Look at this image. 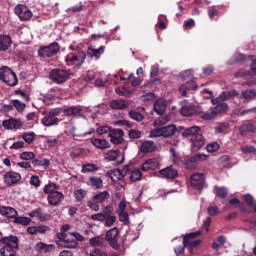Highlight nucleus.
Here are the masks:
<instances>
[{
    "instance_id": "56",
    "label": "nucleus",
    "mask_w": 256,
    "mask_h": 256,
    "mask_svg": "<svg viewBox=\"0 0 256 256\" xmlns=\"http://www.w3.org/2000/svg\"><path fill=\"white\" fill-rule=\"evenodd\" d=\"M251 72L249 70L240 69L234 73L235 79H241V77H249Z\"/></svg>"
},
{
    "instance_id": "19",
    "label": "nucleus",
    "mask_w": 256,
    "mask_h": 256,
    "mask_svg": "<svg viewBox=\"0 0 256 256\" xmlns=\"http://www.w3.org/2000/svg\"><path fill=\"white\" fill-rule=\"evenodd\" d=\"M194 89H197V83L194 80H188L179 87L182 97H187V91H194Z\"/></svg>"
},
{
    "instance_id": "39",
    "label": "nucleus",
    "mask_w": 256,
    "mask_h": 256,
    "mask_svg": "<svg viewBox=\"0 0 256 256\" xmlns=\"http://www.w3.org/2000/svg\"><path fill=\"white\" fill-rule=\"evenodd\" d=\"M74 197H75L76 203H81V201H83V199H85V197H87V191H85L83 189L75 190Z\"/></svg>"
},
{
    "instance_id": "30",
    "label": "nucleus",
    "mask_w": 256,
    "mask_h": 256,
    "mask_svg": "<svg viewBox=\"0 0 256 256\" xmlns=\"http://www.w3.org/2000/svg\"><path fill=\"white\" fill-rule=\"evenodd\" d=\"M51 249H55L53 244H45L43 242H38L35 246V251H38V253H49Z\"/></svg>"
},
{
    "instance_id": "16",
    "label": "nucleus",
    "mask_w": 256,
    "mask_h": 256,
    "mask_svg": "<svg viewBox=\"0 0 256 256\" xmlns=\"http://www.w3.org/2000/svg\"><path fill=\"white\" fill-rule=\"evenodd\" d=\"M181 105V115H183V117H191V115H195L197 108L193 105V103L183 100Z\"/></svg>"
},
{
    "instance_id": "44",
    "label": "nucleus",
    "mask_w": 256,
    "mask_h": 256,
    "mask_svg": "<svg viewBox=\"0 0 256 256\" xmlns=\"http://www.w3.org/2000/svg\"><path fill=\"white\" fill-rule=\"evenodd\" d=\"M78 246H79V243L75 239L67 238L63 241V247H66L68 249H76V247Z\"/></svg>"
},
{
    "instance_id": "23",
    "label": "nucleus",
    "mask_w": 256,
    "mask_h": 256,
    "mask_svg": "<svg viewBox=\"0 0 256 256\" xmlns=\"http://www.w3.org/2000/svg\"><path fill=\"white\" fill-rule=\"evenodd\" d=\"M201 128L198 126H192L190 128H186L184 132L182 133V137H185L186 139L190 140L193 139L194 137H197V135H201Z\"/></svg>"
},
{
    "instance_id": "21",
    "label": "nucleus",
    "mask_w": 256,
    "mask_h": 256,
    "mask_svg": "<svg viewBox=\"0 0 256 256\" xmlns=\"http://www.w3.org/2000/svg\"><path fill=\"white\" fill-rule=\"evenodd\" d=\"M0 215H2V217H7V219H15L17 210L9 206H0Z\"/></svg>"
},
{
    "instance_id": "60",
    "label": "nucleus",
    "mask_w": 256,
    "mask_h": 256,
    "mask_svg": "<svg viewBox=\"0 0 256 256\" xmlns=\"http://www.w3.org/2000/svg\"><path fill=\"white\" fill-rule=\"evenodd\" d=\"M219 143L214 142V143H210L206 146V150L208 151V153H215V151H219Z\"/></svg>"
},
{
    "instance_id": "8",
    "label": "nucleus",
    "mask_w": 256,
    "mask_h": 256,
    "mask_svg": "<svg viewBox=\"0 0 256 256\" xmlns=\"http://www.w3.org/2000/svg\"><path fill=\"white\" fill-rule=\"evenodd\" d=\"M3 181L7 187H13L21 181V173L15 171H8L3 175Z\"/></svg>"
},
{
    "instance_id": "24",
    "label": "nucleus",
    "mask_w": 256,
    "mask_h": 256,
    "mask_svg": "<svg viewBox=\"0 0 256 256\" xmlns=\"http://www.w3.org/2000/svg\"><path fill=\"white\" fill-rule=\"evenodd\" d=\"M110 107L111 109H116L118 111H121L123 109H127L129 107V102L127 100L123 99H114L110 101Z\"/></svg>"
},
{
    "instance_id": "42",
    "label": "nucleus",
    "mask_w": 256,
    "mask_h": 256,
    "mask_svg": "<svg viewBox=\"0 0 256 256\" xmlns=\"http://www.w3.org/2000/svg\"><path fill=\"white\" fill-rule=\"evenodd\" d=\"M22 139L25 141V143L31 144L35 139H37V134L34 132H26L22 135Z\"/></svg>"
},
{
    "instance_id": "49",
    "label": "nucleus",
    "mask_w": 256,
    "mask_h": 256,
    "mask_svg": "<svg viewBox=\"0 0 256 256\" xmlns=\"http://www.w3.org/2000/svg\"><path fill=\"white\" fill-rule=\"evenodd\" d=\"M216 117L217 112L215 111V108H212L209 112L203 114L202 119H204V121H211V119H215Z\"/></svg>"
},
{
    "instance_id": "32",
    "label": "nucleus",
    "mask_w": 256,
    "mask_h": 256,
    "mask_svg": "<svg viewBox=\"0 0 256 256\" xmlns=\"http://www.w3.org/2000/svg\"><path fill=\"white\" fill-rule=\"evenodd\" d=\"M111 197V194H109L108 191L100 192L93 197V201L95 203H105L109 198Z\"/></svg>"
},
{
    "instance_id": "63",
    "label": "nucleus",
    "mask_w": 256,
    "mask_h": 256,
    "mask_svg": "<svg viewBox=\"0 0 256 256\" xmlns=\"http://www.w3.org/2000/svg\"><path fill=\"white\" fill-rule=\"evenodd\" d=\"M46 143L49 147H56L59 144V137L57 138L47 137Z\"/></svg>"
},
{
    "instance_id": "52",
    "label": "nucleus",
    "mask_w": 256,
    "mask_h": 256,
    "mask_svg": "<svg viewBox=\"0 0 256 256\" xmlns=\"http://www.w3.org/2000/svg\"><path fill=\"white\" fill-rule=\"evenodd\" d=\"M11 103L19 113H21V111H25V107H26L25 103L19 100H12Z\"/></svg>"
},
{
    "instance_id": "41",
    "label": "nucleus",
    "mask_w": 256,
    "mask_h": 256,
    "mask_svg": "<svg viewBox=\"0 0 256 256\" xmlns=\"http://www.w3.org/2000/svg\"><path fill=\"white\" fill-rule=\"evenodd\" d=\"M244 201L248 207H253V210L256 213V200L251 196V194H246L244 195Z\"/></svg>"
},
{
    "instance_id": "51",
    "label": "nucleus",
    "mask_w": 256,
    "mask_h": 256,
    "mask_svg": "<svg viewBox=\"0 0 256 256\" xmlns=\"http://www.w3.org/2000/svg\"><path fill=\"white\" fill-rule=\"evenodd\" d=\"M20 159H22V161H31L35 159V153L29 151L22 152L20 153Z\"/></svg>"
},
{
    "instance_id": "33",
    "label": "nucleus",
    "mask_w": 256,
    "mask_h": 256,
    "mask_svg": "<svg viewBox=\"0 0 256 256\" xmlns=\"http://www.w3.org/2000/svg\"><path fill=\"white\" fill-rule=\"evenodd\" d=\"M162 129V137H171L172 135H175V131H177V127L175 125H168L161 127Z\"/></svg>"
},
{
    "instance_id": "59",
    "label": "nucleus",
    "mask_w": 256,
    "mask_h": 256,
    "mask_svg": "<svg viewBox=\"0 0 256 256\" xmlns=\"http://www.w3.org/2000/svg\"><path fill=\"white\" fill-rule=\"evenodd\" d=\"M149 137L151 139L155 138V137H163V130L162 128H156L150 131L149 133Z\"/></svg>"
},
{
    "instance_id": "26",
    "label": "nucleus",
    "mask_w": 256,
    "mask_h": 256,
    "mask_svg": "<svg viewBox=\"0 0 256 256\" xmlns=\"http://www.w3.org/2000/svg\"><path fill=\"white\" fill-rule=\"evenodd\" d=\"M90 143H92V145H94V147H96L97 149H109V147H111V144L105 140V139H101V138H92L90 140Z\"/></svg>"
},
{
    "instance_id": "29",
    "label": "nucleus",
    "mask_w": 256,
    "mask_h": 256,
    "mask_svg": "<svg viewBox=\"0 0 256 256\" xmlns=\"http://www.w3.org/2000/svg\"><path fill=\"white\" fill-rule=\"evenodd\" d=\"M12 43H13V40H11V36L1 35L0 36V51H7V49H9V47H11Z\"/></svg>"
},
{
    "instance_id": "34",
    "label": "nucleus",
    "mask_w": 256,
    "mask_h": 256,
    "mask_svg": "<svg viewBox=\"0 0 256 256\" xmlns=\"http://www.w3.org/2000/svg\"><path fill=\"white\" fill-rule=\"evenodd\" d=\"M255 97H256L255 89L244 90L241 92V95H240V99H245V101H253Z\"/></svg>"
},
{
    "instance_id": "13",
    "label": "nucleus",
    "mask_w": 256,
    "mask_h": 256,
    "mask_svg": "<svg viewBox=\"0 0 256 256\" xmlns=\"http://www.w3.org/2000/svg\"><path fill=\"white\" fill-rule=\"evenodd\" d=\"M64 199L65 196L59 191L52 192L47 196L48 204L51 205V207H59Z\"/></svg>"
},
{
    "instance_id": "58",
    "label": "nucleus",
    "mask_w": 256,
    "mask_h": 256,
    "mask_svg": "<svg viewBox=\"0 0 256 256\" xmlns=\"http://www.w3.org/2000/svg\"><path fill=\"white\" fill-rule=\"evenodd\" d=\"M93 171H97L95 164H85L82 167V173H93Z\"/></svg>"
},
{
    "instance_id": "10",
    "label": "nucleus",
    "mask_w": 256,
    "mask_h": 256,
    "mask_svg": "<svg viewBox=\"0 0 256 256\" xmlns=\"http://www.w3.org/2000/svg\"><path fill=\"white\" fill-rule=\"evenodd\" d=\"M15 14L21 19V21H29L33 17V12L23 4H19L14 8Z\"/></svg>"
},
{
    "instance_id": "36",
    "label": "nucleus",
    "mask_w": 256,
    "mask_h": 256,
    "mask_svg": "<svg viewBox=\"0 0 256 256\" xmlns=\"http://www.w3.org/2000/svg\"><path fill=\"white\" fill-rule=\"evenodd\" d=\"M121 155L119 150H110L105 154L106 161H117V158Z\"/></svg>"
},
{
    "instance_id": "35",
    "label": "nucleus",
    "mask_w": 256,
    "mask_h": 256,
    "mask_svg": "<svg viewBox=\"0 0 256 256\" xmlns=\"http://www.w3.org/2000/svg\"><path fill=\"white\" fill-rule=\"evenodd\" d=\"M90 185L95 189H103V179L100 177L92 176L89 178Z\"/></svg>"
},
{
    "instance_id": "20",
    "label": "nucleus",
    "mask_w": 256,
    "mask_h": 256,
    "mask_svg": "<svg viewBox=\"0 0 256 256\" xmlns=\"http://www.w3.org/2000/svg\"><path fill=\"white\" fill-rule=\"evenodd\" d=\"M2 125L4 129H21L23 127V122H21V120L11 118L4 120Z\"/></svg>"
},
{
    "instance_id": "64",
    "label": "nucleus",
    "mask_w": 256,
    "mask_h": 256,
    "mask_svg": "<svg viewBox=\"0 0 256 256\" xmlns=\"http://www.w3.org/2000/svg\"><path fill=\"white\" fill-rule=\"evenodd\" d=\"M240 149L246 155L249 153H255V151H256L255 147H253L251 145L242 146Z\"/></svg>"
},
{
    "instance_id": "2",
    "label": "nucleus",
    "mask_w": 256,
    "mask_h": 256,
    "mask_svg": "<svg viewBox=\"0 0 256 256\" xmlns=\"http://www.w3.org/2000/svg\"><path fill=\"white\" fill-rule=\"evenodd\" d=\"M63 113V108H52L50 109L45 117L41 119L42 125L44 127H55V125H59V115Z\"/></svg>"
},
{
    "instance_id": "47",
    "label": "nucleus",
    "mask_w": 256,
    "mask_h": 256,
    "mask_svg": "<svg viewBox=\"0 0 256 256\" xmlns=\"http://www.w3.org/2000/svg\"><path fill=\"white\" fill-rule=\"evenodd\" d=\"M217 106L214 107V111H216V115H219V113H226V111L229 109V105L227 103H217Z\"/></svg>"
},
{
    "instance_id": "54",
    "label": "nucleus",
    "mask_w": 256,
    "mask_h": 256,
    "mask_svg": "<svg viewBox=\"0 0 256 256\" xmlns=\"http://www.w3.org/2000/svg\"><path fill=\"white\" fill-rule=\"evenodd\" d=\"M15 223L18 225H24L27 226L31 223V218L29 217H15Z\"/></svg>"
},
{
    "instance_id": "22",
    "label": "nucleus",
    "mask_w": 256,
    "mask_h": 256,
    "mask_svg": "<svg viewBox=\"0 0 256 256\" xmlns=\"http://www.w3.org/2000/svg\"><path fill=\"white\" fill-rule=\"evenodd\" d=\"M153 109L157 115H163L167 109V101L165 99H158L153 105Z\"/></svg>"
},
{
    "instance_id": "50",
    "label": "nucleus",
    "mask_w": 256,
    "mask_h": 256,
    "mask_svg": "<svg viewBox=\"0 0 256 256\" xmlns=\"http://www.w3.org/2000/svg\"><path fill=\"white\" fill-rule=\"evenodd\" d=\"M251 59V56H245L243 54H239L238 56L235 57V60L229 61L227 65H233L234 63H241V61H249Z\"/></svg>"
},
{
    "instance_id": "15",
    "label": "nucleus",
    "mask_w": 256,
    "mask_h": 256,
    "mask_svg": "<svg viewBox=\"0 0 256 256\" xmlns=\"http://www.w3.org/2000/svg\"><path fill=\"white\" fill-rule=\"evenodd\" d=\"M124 135H125V132H123V130L112 129L109 134L111 143H113L114 145H121V143L125 141L123 139Z\"/></svg>"
},
{
    "instance_id": "48",
    "label": "nucleus",
    "mask_w": 256,
    "mask_h": 256,
    "mask_svg": "<svg viewBox=\"0 0 256 256\" xmlns=\"http://www.w3.org/2000/svg\"><path fill=\"white\" fill-rule=\"evenodd\" d=\"M89 243H90L91 247H103L105 242L102 240L101 237L97 236V237L91 238L89 240Z\"/></svg>"
},
{
    "instance_id": "53",
    "label": "nucleus",
    "mask_w": 256,
    "mask_h": 256,
    "mask_svg": "<svg viewBox=\"0 0 256 256\" xmlns=\"http://www.w3.org/2000/svg\"><path fill=\"white\" fill-rule=\"evenodd\" d=\"M230 161L231 158L228 155L220 157V163H223V167H226L227 169H231V167H233V164Z\"/></svg>"
},
{
    "instance_id": "40",
    "label": "nucleus",
    "mask_w": 256,
    "mask_h": 256,
    "mask_svg": "<svg viewBox=\"0 0 256 256\" xmlns=\"http://www.w3.org/2000/svg\"><path fill=\"white\" fill-rule=\"evenodd\" d=\"M123 172H121V170L119 169H116V170H113L111 173H110V179H112V181L114 183H117V181H121V179H123Z\"/></svg>"
},
{
    "instance_id": "37",
    "label": "nucleus",
    "mask_w": 256,
    "mask_h": 256,
    "mask_svg": "<svg viewBox=\"0 0 256 256\" xmlns=\"http://www.w3.org/2000/svg\"><path fill=\"white\" fill-rule=\"evenodd\" d=\"M199 235H201V231L186 234L183 238V245H188L190 241H193V239H196V237H199Z\"/></svg>"
},
{
    "instance_id": "5",
    "label": "nucleus",
    "mask_w": 256,
    "mask_h": 256,
    "mask_svg": "<svg viewBox=\"0 0 256 256\" xmlns=\"http://www.w3.org/2000/svg\"><path fill=\"white\" fill-rule=\"evenodd\" d=\"M71 73L68 70L56 68L50 72L49 78L56 83L57 85H61L69 79Z\"/></svg>"
},
{
    "instance_id": "12",
    "label": "nucleus",
    "mask_w": 256,
    "mask_h": 256,
    "mask_svg": "<svg viewBox=\"0 0 256 256\" xmlns=\"http://www.w3.org/2000/svg\"><path fill=\"white\" fill-rule=\"evenodd\" d=\"M190 183L193 189H203V187H205V175H203V173H194L190 177Z\"/></svg>"
},
{
    "instance_id": "7",
    "label": "nucleus",
    "mask_w": 256,
    "mask_h": 256,
    "mask_svg": "<svg viewBox=\"0 0 256 256\" xmlns=\"http://www.w3.org/2000/svg\"><path fill=\"white\" fill-rule=\"evenodd\" d=\"M208 158L209 156L206 154H196L191 158L186 159L184 165L186 169H197V165H199L201 161H207Z\"/></svg>"
},
{
    "instance_id": "38",
    "label": "nucleus",
    "mask_w": 256,
    "mask_h": 256,
    "mask_svg": "<svg viewBox=\"0 0 256 256\" xmlns=\"http://www.w3.org/2000/svg\"><path fill=\"white\" fill-rule=\"evenodd\" d=\"M214 190H215L217 197H220V199H227V195H228L227 187L215 186Z\"/></svg>"
},
{
    "instance_id": "45",
    "label": "nucleus",
    "mask_w": 256,
    "mask_h": 256,
    "mask_svg": "<svg viewBox=\"0 0 256 256\" xmlns=\"http://www.w3.org/2000/svg\"><path fill=\"white\" fill-rule=\"evenodd\" d=\"M130 119H133V121H138V122H141L143 121V119H145V116H143V114H141V112H137L135 110H131L129 113H128Z\"/></svg>"
},
{
    "instance_id": "27",
    "label": "nucleus",
    "mask_w": 256,
    "mask_h": 256,
    "mask_svg": "<svg viewBox=\"0 0 256 256\" xmlns=\"http://www.w3.org/2000/svg\"><path fill=\"white\" fill-rule=\"evenodd\" d=\"M159 167V163L155 159H148L141 165V171H155Z\"/></svg>"
},
{
    "instance_id": "31",
    "label": "nucleus",
    "mask_w": 256,
    "mask_h": 256,
    "mask_svg": "<svg viewBox=\"0 0 256 256\" xmlns=\"http://www.w3.org/2000/svg\"><path fill=\"white\" fill-rule=\"evenodd\" d=\"M239 132L242 136L249 135V133H255V126L251 123L242 124L239 127Z\"/></svg>"
},
{
    "instance_id": "46",
    "label": "nucleus",
    "mask_w": 256,
    "mask_h": 256,
    "mask_svg": "<svg viewBox=\"0 0 256 256\" xmlns=\"http://www.w3.org/2000/svg\"><path fill=\"white\" fill-rule=\"evenodd\" d=\"M58 189L57 184L50 183L44 187L43 191L46 195H51V193H56Z\"/></svg>"
},
{
    "instance_id": "25",
    "label": "nucleus",
    "mask_w": 256,
    "mask_h": 256,
    "mask_svg": "<svg viewBox=\"0 0 256 256\" xmlns=\"http://www.w3.org/2000/svg\"><path fill=\"white\" fill-rule=\"evenodd\" d=\"M82 109L76 106H71L68 108H65L64 110L62 109V113L64 114L65 117H81Z\"/></svg>"
},
{
    "instance_id": "43",
    "label": "nucleus",
    "mask_w": 256,
    "mask_h": 256,
    "mask_svg": "<svg viewBox=\"0 0 256 256\" xmlns=\"http://www.w3.org/2000/svg\"><path fill=\"white\" fill-rule=\"evenodd\" d=\"M141 177H143V173L141 172V170L139 169L133 170L130 174V181L131 183L141 181Z\"/></svg>"
},
{
    "instance_id": "57",
    "label": "nucleus",
    "mask_w": 256,
    "mask_h": 256,
    "mask_svg": "<svg viewBox=\"0 0 256 256\" xmlns=\"http://www.w3.org/2000/svg\"><path fill=\"white\" fill-rule=\"evenodd\" d=\"M75 131H77V128L75 127H72L70 129V133L72 134L73 137H87V135H91L92 133H94L95 129H90V131L83 134H77L75 133Z\"/></svg>"
},
{
    "instance_id": "3",
    "label": "nucleus",
    "mask_w": 256,
    "mask_h": 256,
    "mask_svg": "<svg viewBox=\"0 0 256 256\" xmlns=\"http://www.w3.org/2000/svg\"><path fill=\"white\" fill-rule=\"evenodd\" d=\"M0 81H3V83L9 87H15L17 83H19L17 74H15V72L8 66H2L0 68Z\"/></svg>"
},
{
    "instance_id": "55",
    "label": "nucleus",
    "mask_w": 256,
    "mask_h": 256,
    "mask_svg": "<svg viewBox=\"0 0 256 256\" xmlns=\"http://www.w3.org/2000/svg\"><path fill=\"white\" fill-rule=\"evenodd\" d=\"M85 149L83 148H73L70 152V157L72 159H77V157H80V155H83Z\"/></svg>"
},
{
    "instance_id": "17",
    "label": "nucleus",
    "mask_w": 256,
    "mask_h": 256,
    "mask_svg": "<svg viewBox=\"0 0 256 256\" xmlns=\"http://www.w3.org/2000/svg\"><path fill=\"white\" fill-rule=\"evenodd\" d=\"M159 175H161V177H164L165 179H176L179 173L177 172V169L173 168V166H168L164 169L159 170Z\"/></svg>"
},
{
    "instance_id": "6",
    "label": "nucleus",
    "mask_w": 256,
    "mask_h": 256,
    "mask_svg": "<svg viewBox=\"0 0 256 256\" xmlns=\"http://www.w3.org/2000/svg\"><path fill=\"white\" fill-rule=\"evenodd\" d=\"M60 49L61 46H59V43L54 42L48 46L41 47L38 50V54L40 57H54V55L59 53Z\"/></svg>"
},
{
    "instance_id": "4",
    "label": "nucleus",
    "mask_w": 256,
    "mask_h": 256,
    "mask_svg": "<svg viewBox=\"0 0 256 256\" xmlns=\"http://www.w3.org/2000/svg\"><path fill=\"white\" fill-rule=\"evenodd\" d=\"M87 58V54L84 51L75 53H69L65 57V63L68 67H81L85 63V59Z\"/></svg>"
},
{
    "instance_id": "62",
    "label": "nucleus",
    "mask_w": 256,
    "mask_h": 256,
    "mask_svg": "<svg viewBox=\"0 0 256 256\" xmlns=\"http://www.w3.org/2000/svg\"><path fill=\"white\" fill-rule=\"evenodd\" d=\"M130 139H141V131L139 130H135V129H131L128 133Z\"/></svg>"
},
{
    "instance_id": "28",
    "label": "nucleus",
    "mask_w": 256,
    "mask_h": 256,
    "mask_svg": "<svg viewBox=\"0 0 256 256\" xmlns=\"http://www.w3.org/2000/svg\"><path fill=\"white\" fill-rule=\"evenodd\" d=\"M103 53H105V46H101L98 49H95L93 46H90L87 49L88 57H95L96 59H99V57H101Z\"/></svg>"
},
{
    "instance_id": "11",
    "label": "nucleus",
    "mask_w": 256,
    "mask_h": 256,
    "mask_svg": "<svg viewBox=\"0 0 256 256\" xmlns=\"http://www.w3.org/2000/svg\"><path fill=\"white\" fill-rule=\"evenodd\" d=\"M234 97H239V92L237 90H228L222 92L216 99H212L213 105L217 103H223V101H229V99H234Z\"/></svg>"
},
{
    "instance_id": "1",
    "label": "nucleus",
    "mask_w": 256,
    "mask_h": 256,
    "mask_svg": "<svg viewBox=\"0 0 256 256\" xmlns=\"http://www.w3.org/2000/svg\"><path fill=\"white\" fill-rule=\"evenodd\" d=\"M0 243L4 245L0 248V255L2 256H17L15 249H19V238L14 235L2 237Z\"/></svg>"
},
{
    "instance_id": "61",
    "label": "nucleus",
    "mask_w": 256,
    "mask_h": 256,
    "mask_svg": "<svg viewBox=\"0 0 256 256\" xmlns=\"http://www.w3.org/2000/svg\"><path fill=\"white\" fill-rule=\"evenodd\" d=\"M89 255L90 256H107V252L102 251L99 248H94L90 250Z\"/></svg>"
},
{
    "instance_id": "9",
    "label": "nucleus",
    "mask_w": 256,
    "mask_h": 256,
    "mask_svg": "<svg viewBox=\"0 0 256 256\" xmlns=\"http://www.w3.org/2000/svg\"><path fill=\"white\" fill-rule=\"evenodd\" d=\"M117 235H119V229L117 227L108 230L106 233L105 241L109 242L112 249H119L120 247L119 242L117 241Z\"/></svg>"
},
{
    "instance_id": "18",
    "label": "nucleus",
    "mask_w": 256,
    "mask_h": 256,
    "mask_svg": "<svg viewBox=\"0 0 256 256\" xmlns=\"http://www.w3.org/2000/svg\"><path fill=\"white\" fill-rule=\"evenodd\" d=\"M155 151H157V145L151 140L143 142L140 146V152L144 155H147V153H155Z\"/></svg>"
},
{
    "instance_id": "14",
    "label": "nucleus",
    "mask_w": 256,
    "mask_h": 256,
    "mask_svg": "<svg viewBox=\"0 0 256 256\" xmlns=\"http://www.w3.org/2000/svg\"><path fill=\"white\" fill-rule=\"evenodd\" d=\"M191 151L192 153H197L205 145V137L202 134H198L191 138Z\"/></svg>"
}]
</instances>
